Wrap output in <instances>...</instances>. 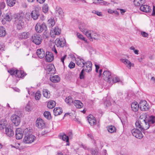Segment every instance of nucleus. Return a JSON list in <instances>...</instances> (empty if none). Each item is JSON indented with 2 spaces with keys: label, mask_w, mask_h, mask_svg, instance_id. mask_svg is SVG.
Instances as JSON below:
<instances>
[{
  "label": "nucleus",
  "mask_w": 155,
  "mask_h": 155,
  "mask_svg": "<svg viewBox=\"0 0 155 155\" xmlns=\"http://www.w3.org/2000/svg\"><path fill=\"white\" fill-rule=\"evenodd\" d=\"M146 117V116L144 115H140L138 120L135 123L136 127L140 129L141 130H147L150 127Z\"/></svg>",
  "instance_id": "f257e3e1"
},
{
  "label": "nucleus",
  "mask_w": 155,
  "mask_h": 155,
  "mask_svg": "<svg viewBox=\"0 0 155 155\" xmlns=\"http://www.w3.org/2000/svg\"><path fill=\"white\" fill-rule=\"evenodd\" d=\"M24 15L23 13H21L14 15L15 22L17 24L16 27L18 30L21 29L24 27V23L22 20Z\"/></svg>",
  "instance_id": "f03ea898"
},
{
  "label": "nucleus",
  "mask_w": 155,
  "mask_h": 155,
  "mask_svg": "<svg viewBox=\"0 0 155 155\" xmlns=\"http://www.w3.org/2000/svg\"><path fill=\"white\" fill-rule=\"evenodd\" d=\"M85 35L91 41H92L93 39H97L99 38V35L98 34L92 30H89L87 31Z\"/></svg>",
  "instance_id": "7ed1b4c3"
},
{
  "label": "nucleus",
  "mask_w": 155,
  "mask_h": 155,
  "mask_svg": "<svg viewBox=\"0 0 155 155\" xmlns=\"http://www.w3.org/2000/svg\"><path fill=\"white\" fill-rule=\"evenodd\" d=\"M42 40V37L40 35L35 34L32 36V41L36 45H40L41 43Z\"/></svg>",
  "instance_id": "20e7f679"
},
{
  "label": "nucleus",
  "mask_w": 155,
  "mask_h": 155,
  "mask_svg": "<svg viewBox=\"0 0 155 155\" xmlns=\"http://www.w3.org/2000/svg\"><path fill=\"white\" fill-rule=\"evenodd\" d=\"M140 109L142 111L148 110L150 108V106L145 100L140 101L139 103Z\"/></svg>",
  "instance_id": "39448f33"
},
{
  "label": "nucleus",
  "mask_w": 155,
  "mask_h": 155,
  "mask_svg": "<svg viewBox=\"0 0 155 155\" xmlns=\"http://www.w3.org/2000/svg\"><path fill=\"white\" fill-rule=\"evenodd\" d=\"M35 29L37 32L41 33L46 30L47 26L45 23H38L35 26Z\"/></svg>",
  "instance_id": "423d86ee"
},
{
  "label": "nucleus",
  "mask_w": 155,
  "mask_h": 155,
  "mask_svg": "<svg viewBox=\"0 0 155 155\" xmlns=\"http://www.w3.org/2000/svg\"><path fill=\"white\" fill-rule=\"evenodd\" d=\"M112 77L111 72L108 71H104L103 73L102 77L103 79L109 83L110 82Z\"/></svg>",
  "instance_id": "0eeeda50"
},
{
  "label": "nucleus",
  "mask_w": 155,
  "mask_h": 155,
  "mask_svg": "<svg viewBox=\"0 0 155 155\" xmlns=\"http://www.w3.org/2000/svg\"><path fill=\"white\" fill-rule=\"evenodd\" d=\"M133 135L136 138L141 139L143 137L142 134L139 130L137 129H133L131 131Z\"/></svg>",
  "instance_id": "6e6552de"
},
{
  "label": "nucleus",
  "mask_w": 155,
  "mask_h": 155,
  "mask_svg": "<svg viewBox=\"0 0 155 155\" xmlns=\"http://www.w3.org/2000/svg\"><path fill=\"white\" fill-rule=\"evenodd\" d=\"M35 138V137L33 135H26L23 139V141L26 143H31L34 141Z\"/></svg>",
  "instance_id": "1a4fd4ad"
},
{
  "label": "nucleus",
  "mask_w": 155,
  "mask_h": 155,
  "mask_svg": "<svg viewBox=\"0 0 155 155\" xmlns=\"http://www.w3.org/2000/svg\"><path fill=\"white\" fill-rule=\"evenodd\" d=\"M11 121L16 126H18L20 123V119L19 116L15 115H12L11 117Z\"/></svg>",
  "instance_id": "9d476101"
},
{
  "label": "nucleus",
  "mask_w": 155,
  "mask_h": 155,
  "mask_svg": "<svg viewBox=\"0 0 155 155\" xmlns=\"http://www.w3.org/2000/svg\"><path fill=\"white\" fill-rule=\"evenodd\" d=\"M92 64L90 61H87L85 62L82 67H84L86 72H89L92 70Z\"/></svg>",
  "instance_id": "9b49d317"
},
{
  "label": "nucleus",
  "mask_w": 155,
  "mask_h": 155,
  "mask_svg": "<svg viewBox=\"0 0 155 155\" xmlns=\"http://www.w3.org/2000/svg\"><path fill=\"white\" fill-rule=\"evenodd\" d=\"M66 43L65 40L63 38H57L55 41V44L57 47H64Z\"/></svg>",
  "instance_id": "f8f14e48"
},
{
  "label": "nucleus",
  "mask_w": 155,
  "mask_h": 155,
  "mask_svg": "<svg viewBox=\"0 0 155 155\" xmlns=\"http://www.w3.org/2000/svg\"><path fill=\"white\" fill-rule=\"evenodd\" d=\"M120 61L121 62L124 64L126 67L129 69H130L131 67H134V63H132L127 59H121Z\"/></svg>",
  "instance_id": "ddd939ff"
},
{
  "label": "nucleus",
  "mask_w": 155,
  "mask_h": 155,
  "mask_svg": "<svg viewBox=\"0 0 155 155\" xmlns=\"http://www.w3.org/2000/svg\"><path fill=\"white\" fill-rule=\"evenodd\" d=\"M5 133L9 137H12L14 135L12 127L9 126L5 128Z\"/></svg>",
  "instance_id": "4468645a"
},
{
  "label": "nucleus",
  "mask_w": 155,
  "mask_h": 155,
  "mask_svg": "<svg viewBox=\"0 0 155 155\" xmlns=\"http://www.w3.org/2000/svg\"><path fill=\"white\" fill-rule=\"evenodd\" d=\"M16 138L17 140L21 139L23 137V130L20 128H17L15 131Z\"/></svg>",
  "instance_id": "2eb2a0df"
},
{
  "label": "nucleus",
  "mask_w": 155,
  "mask_h": 155,
  "mask_svg": "<svg viewBox=\"0 0 155 155\" xmlns=\"http://www.w3.org/2000/svg\"><path fill=\"white\" fill-rule=\"evenodd\" d=\"M36 126L39 128H43L45 126V124L43 120L40 118L37 119L36 121Z\"/></svg>",
  "instance_id": "dca6fc26"
},
{
  "label": "nucleus",
  "mask_w": 155,
  "mask_h": 155,
  "mask_svg": "<svg viewBox=\"0 0 155 155\" xmlns=\"http://www.w3.org/2000/svg\"><path fill=\"white\" fill-rule=\"evenodd\" d=\"M47 73L49 74L54 73L55 71V68L54 65L50 64L46 66V69Z\"/></svg>",
  "instance_id": "f3484780"
},
{
  "label": "nucleus",
  "mask_w": 155,
  "mask_h": 155,
  "mask_svg": "<svg viewBox=\"0 0 155 155\" xmlns=\"http://www.w3.org/2000/svg\"><path fill=\"white\" fill-rule=\"evenodd\" d=\"M55 15L56 16L62 18L64 16V12L62 9L60 7H57L56 8Z\"/></svg>",
  "instance_id": "a211bd4d"
},
{
  "label": "nucleus",
  "mask_w": 155,
  "mask_h": 155,
  "mask_svg": "<svg viewBox=\"0 0 155 155\" xmlns=\"http://www.w3.org/2000/svg\"><path fill=\"white\" fill-rule=\"evenodd\" d=\"M140 9L142 11L145 12H149L152 10L151 8L149 6L143 5L140 6Z\"/></svg>",
  "instance_id": "6ab92c4d"
},
{
  "label": "nucleus",
  "mask_w": 155,
  "mask_h": 155,
  "mask_svg": "<svg viewBox=\"0 0 155 155\" xmlns=\"http://www.w3.org/2000/svg\"><path fill=\"white\" fill-rule=\"evenodd\" d=\"M46 60L49 62L51 61L54 59L53 53L50 52H46L45 55Z\"/></svg>",
  "instance_id": "aec40b11"
},
{
  "label": "nucleus",
  "mask_w": 155,
  "mask_h": 155,
  "mask_svg": "<svg viewBox=\"0 0 155 155\" xmlns=\"http://www.w3.org/2000/svg\"><path fill=\"white\" fill-rule=\"evenodd\" d=\"M87 120L89 124L93 126L96 124V119L92 115L90 114L89 115Z\"/></svg>",
  "instance_id": "412c9836"
},
{
  "label": "nucleus",
  "mask_w": 155,
  "mask_h": 155,
  "mask_svg": "<svg viewBox=\"0 0 155 155\" xmlns=\"http://www.w3.org/2000/svg\"><path fill=\"white\" fill-rule=\"evenodd\" d=\"M61 33V29L58 27H55L54 29L51 30L50 32V35L51 37H54V35H58Z\"/></svg>",
  "instance_id": "4be33fe9"
},
{
  "label": "nucleus",
  "mask_w": 155,
  "mask_h": 155,
  "mask_svg": "<svg viewBox=\"0 0 155 155\" xmlns=\"http://www.w3.org/2000/svg\"><path fill=\"white\" fill-rule=\"evenodd\" d=\"M8 127L7 121L4 119L0 120V130H2Z\"/></svg>",
  "instance_id": "5701e85b"
},
{
  "label": "nucleus",
  "mask_w": 155,
  "mask_h": 155,
  "mask_svg": "<svg viewBox=\"0 0 155 155\" xmlns=\"http://www.w3.org/2000/svg\"><path fill=\"white\" fill-rule=\"evenodd\" d=\"M36 53L38 57L40 58H43L45 55L46 54L44 51L41 49L37 50Z\"/></svg>",
  "instance_id": "b1692460"
},
{
  "label": "nucleus",
  "mask_w": 155,
  "mask_h": 155,
  "mask_svg": "<svg viewBox=\"0 0 155 155\" xmlns=\"http://www.w3.org/2000/svg\"><path fill=\"white\" fill-rule=\"evenodd\" d=\"M131 107L132 110L134 112L137 111L139 108H140L139 104L136 102H133L131 104Z\"/></svg>",
  "instance_id": "393cba45"
},
{
  "label": "nucleus",
  "mask_w": 155,
  "mask_h": 155,
  "mask_svg": "<svg viewBox=\"0 0 155 155\" xmlns=\"http://www.w3.org/2000/svg\"><path fill=\"white\" fill-rule=\"evenodd\" d=\"M29 33L28 32H23L18 35V37L20 39H26L29 36Z\"/></svg>",
  "instance_id": "a878e982"
},
{
  "label": "nucleus",
  "mask_w": 155,
  "mask_h": 155,
  "mask_svg": "<svg viewBox=\"0 0 155 155\" xmlns=\"http://www.w3.org/2000/svg\"><path fill=\"white\" fill-rule=\"evenodd\" d=\"M79 28L81 31L83 32L85 35L86 31L89 30L86 29V25L83 23H81L80 24Z\"/></svg>",
  "instance_id": "bb28decb"
},
{
  "label": "nucleus",
  "mask_w": 155,
  "mask_h": 155,
  "mask_svg": "<svg viewBox=\"0 0 155 155\" xmlns=\"http://www.w3.org/2000/svg\"><path fill=\"white\" fill-rule=\"evenodd\" d=\"M74 105L77 108H80L83 106V103L80 101L78 100H75L73 102Z\"/></svg>",
  "instance_id": "cd10ccee"
},
{
  "label": "nucleus",
  "mask_w": 155,
  "mask_h": 155,
  "mask_svg": "<svg viewBox=\"0 0 155 155\" xmlns=\"http://www.w3.org/2000/svg\"><path fill=\"white\" fill-rule=\"evenodd\" d=\"M16 77L18 78H22L25 76L26 74L24 73V71L22 70L19 71L18 70H16Z\"/></svg>",
  "instance_id": "c85d7f7f"
},
{
  "label": "nucleus",
  "mask_w": 155,
  "mask_h": 155,
  "mask_svg": "<svg viewBox=\"0 0 155 155\" xmlns=\"http://www.w3.org/2000/svg\"><path fill=\"white\" fill-rule=\"evenodd\" d=\"M145 2V0H134V4L136 6H140L144 4Z\"/></svg>",
  "instance_id": "c756f323"
},
{
  "label": "nucleus",
  "mask_w": 155,
  "mask_h": 155,
  "mask_svg": "<svg viewBox=\"0 0 155 155\" xmlns=\"http://www.w3.org/2000/svg\"><path fill=\"white\" fill-rule=\"evenodd\" d=\"M85 62L82 59L78 58L76 60V64L80 67H83Z\"/></svg>",
  "instance_id": "7c9ffc66"
},
{
  "label": "nucleus",
  "mask_w": 155,
  "mask_h": 155,
  "mask_svg": "<svg viewBox=\"0 0 155 155\" xmlns=\"http://www.w3.org/2000/svg\"><path fill=\"white\" fill-rule=\"evenodd\" d=\"M54 115L57 116L60 114L62 112V109L60 107H55L53 110Z\"/></svg>",
  "instance_id": "2f4dec72"
},
{
  "label": "nucleus",
  "mask_w": 155,
  "mask_h": 155,
  "mask_svg": "<svg viewBox=\"0 0 155 155\" xmlns=\"http://www.w3.org/2000/svg\"><path fill=\"white\" fill-rule=\"evenodd\" d=\"M108 131L111 133H115L116 131V127L114 126L110 125L107 127Z\"/></svg>",
  "instance_id": "473e14b6"
},
{
  "label": "nucleus",
  "mask_w": 155,
  "mask_h": 155,
  "mask_svg": "<svg viewBox=\"0 0 155 155\" xmlns=\"http://www.w3.org/2000/svg\"><path fill=\"white\" fill-rule=\"evenodd\" d=\"M50 80L54 83H57L60 80L59 77L58 75H54L50 78Z\"/></svg>",
  "instance_id": "72a5a7b5"
},
{
  "label": "nucleus",
  "mask_w": 155,
  "mask_h": 155,
  "mask_svg": "<svg viewBox=\"0 0 155 155\" xmlns=\"http://www.w3.org/2000/svg\"><path fill=\"white\" fill-rule=\"evenodd\" d=\"M31 15L32 18L34 20H36L39 16V14L36 10H34L32 11L31 13Z\"/></svg>",
  "instance_id": "f704fd0d"
},
{
  "label": "nucleus",
  "mask_w": 155,
  "mask_h": 155,
  "mask_svg": "<svg viewBox=\"0 0 155 155\" xmlns=\"http://www.w3.org/2000/svg\"><path fill=\"white\" fill-rule=\"evenodd\" d=\"M111 80L110 81V84L116 83L120 81L119 78L116 75H112L111 78Z\"/></svg>",
  "instance_id": "c9c22d12"
},
{
  "label": "nucleus",
  "mask_w": 155,
  "mask_h": 155,
  "mask_svg": "<svg viewBox=\"0 0 155 155\" xmlns=\"http://www.w3.org/2000/svg\"><path fill=\"white\" fill-rule=\"evenodd\" d=\"M6 35L5 28L2 26L0 27V37H4Z\"/></svg>",
  "instance_id": "e433bc0d"
},
{
  "label": "nucleus",
  "mask_w": 155,
  "mask_h": 155,
  "mask_svg": "<svg viewBox=\"0 0 155 155\" xmlns=\"http://www.w3.org/2000/svg\"><path fill=\"white\" fill-rule=\"evenodd\" d=\"M12 18V16L10 13L8 12L4 17V19L8 21H11Z\"/></svg>",
  "instance_id": "4c0bfd02"
},
{
  "label": "nucleus",
  "mask_w": 155,
  "mask_h": 155,
  "mask_svg": "<svg viewBox=\"0 0 155 155\" xmlns=\"http://www.w3.org/2000/svg\"><path fill=\"white\" fill-rule=\"evenodd\" d=\"M147 121L150 126L151 124H153L155 123V117L153 116H151L147 120Z\"/></svg>",
  "instance_id": "58836bf2"
},
{
  "label": "nucleus",
  "mask_w": 155,
  "mask_h": 155,
  "mask_svg": "<svg viewBox=\"0 0 155 155\" xmlns=\"http://www.w3.org/2000/svg\"><path fill=\"white\" fill-rule=\"evenodd\" d=\"M55 102L54 101H51L48 102L47 106L49 109H52L55 107Z\"/></svg>",
  "instance_id": "ea45409f"
},
{
  "label": "nucleus",
  "mask_w": 155,
  "mask_h": 155,
  "mask_svg": "<svg viewBox=\"0 0 155 155\" xmlns=\"http://www.w3.org/2000/svg\"><path fill=\"white\" fill-rule=\"evenodd\" d=\"M43 94L46 98H48L50 97V92L47 89H44L43 90Z\"/></svg>",
  "instance_id": "a19ab883"
},
{
  "label": "nucleus",
  "mask_w": 155,
  "mask_h": 155,
  "mask_svg": "<svg viewBox=\"0 0 155 155\" xmlns=\"http://www.w3.org/2000/svg\"><path fill=\"white\" fill-rule=\"evenodd\" d=\"M55 24V22L54 18H50L48 21V26L50 27H53Z\"/></svg>",
  "instance_id": "79ce46f5"
},
{
  "label": "nucleus",
  "mask_w": 155,
  "mask_h": 155,
  "mask_svg": "<svg viewBox=\"0 0 155 155\" xmlns=\"http://www.w3.org/2000/svg\"><path fill=\"white\" fill-rule=\"evenodd\" d=\"M59 137L60 139H62L63 140L67 142H69L68 137L65 134H64L60 136Z\"/></svg>",
  "instance_id": "37998d69"
},
{
  "label": "nucleus",
  "mask_w": 155,
  "mask_h": 155,
  "mask_svg": "<svg viewBox=\"0 0 155 155\" xmlns=\"http://www.w3.org/2000/svg\"><path fill=\"white\" fill-rule=\"evenodd\" d=\"M65 101L69 105L71 104L73 102V99L71 96H68L67 97L65 100Z\"/></svg>",
  "instance_id": "c03bdc74"
},
{
  "label": "nucleus",
  "mask_w": 155,
  "mask_h": 155,
  "mask_svg": "<svg viewBox=\"0 0 155 155\" xmlns=\"http://www.w3.org/2000/svg\"><path fill=\"white\" fill-rule=\"evenodd\" d=\"M15 0H7V5L10 7L13 6L15 3Z\"/></svg>",
  "instance_id": "a18cd8bd"
},
{
  "label": "nucleus",
  "mask_w": 155,
  "mask_h": 155,
  "mask_svg": "<svg viewBox=\"0 0 155 155\" xmlns=\"http://www.w3.org/2000/svg\"><path fill=\"white\" fill-rule=\"evenodd\" d=\"M44 116L47 119H50L51 118V115L50 112L45 111L43 114Z\"/></svg>",
  "instance_id": "49530a36"
},
{
  "label": "nucleus",
  "mask_w": 155,
  "mask_h": 155,
  "mask_svg": "<svg viewBox=\"0 0 155 155\" xmlns=\"http://www.w3.org/2000/svg\"><path fill=\"white\" fill-rule=\"evenodd\" d=\"M48 10V7L47 4H44L42 7V10L45 13H47Z\"/></svg>",
  "instance_id": "de8ad7c7"
},
{
  "label": "nucleus",
  "mask_w": 155,
  "mask_h": 155,
  "mask_svg": "<svg viewBox=\"0 0 155 155\" xmlns=\"http://www.w3.org/2000/svg\"><path fill=\"white\" fill-rule=\"evenodd\" d=\"M41 94L39 91H37L35 95V98L37 100H38L41 98Z\"/></svg>",
  "instance_id": "09e8293b"
},
{
  "label": "nucleus",
  "mask_w": 155,
  "mask_h": 155,
  "mask_svg": "<svg viewBox=\"0 0 155 155\" xmlns=\"http://www.w3.org/2000/svg\"><path fill=\"white\" fill-rule=\"evenodd\" d=\"M6 5L4 2L2 1L0 2V9L1 10L3 9L5 7Z\"/></svg>",
  "instance_id": "8fccbe9b"
},
{
  "label": "nucleus",
  "mask_w": 155,
  "mask_h": 155,
  "mask_svg": "<svg viewBox=\"0 0 155 155\" xmlns=\"http://www.w3.org/2000/svg\"><path fill=\"white\" fill-rule=\"evenodd\" d=\"M8 72L10 73L11 75H14L16 76V70H15L14 69H12L10 70H8Z\"/></svg>",
  "instance_id": "3c124183"
},
{
  "label": "nucleus",
  "mask_w": 155,
  "mask_h": 155,
  "mask_svg": "<svg viewBox=\"0 0 155 155\" xmlns=\"http://www.w3.org/2000/svg\"><path fill=\"white\" fill-rule=\"evenodd\" d=\"M99 1V3L100 4L102 5H107L109 4V3L103 0H100Z\"/></svg>",
  "instance_id": "603ef678"
},
{
  "label": "nucleus",
  "mask_w": 155,
  "mask_h": 155,
  "mask_svg": "<svg viewBox=\"0 0 155 155\" xmlns=\"http://www.w3.org/2000/svg\"><path fill=\"white\" fill-rule=\"evenodd\" d=\"M77 36H78V37L83 40V41H85V38L83 36V35H82L80 34V33H78L77 34Z\"/></svg>",
  "instance_id": "864d4df0"
},
{
  "label": "nucleus",
  "mask_w": 155,
  "mask_h": 155,
  "mask_svg": "<svg viewBox=\"0 0 155 155\" xmlns=\"http://www.w3.org/2000/svg\"><path fill=\"white\" fill-rule=\"evenodd\" d=\"M75 65V64L74 62L71 61L69 63L68 65V67L72 69L74 67Z\"/></svg>",
  "instance_id": "5fc2aeb1"
},
{
  "label": "nucleus",
  "mask_w": 155,
  "mask_h": 155,
  "mask_svg": "<svg viewBox=\"0 0 155 155\" xmlns=\"http://www.w3.org/2000/svg\"><path fill=\"white\" fill-rule=\"evenodd\" d=\"M84 69H83L81 71V72L80 73V78L81 79H82L84 78Z\"/></svg>",
  "instance_id": "6e6d98bb"
},
{
  "label": "nucleus",
  "mask_w": 155,
  "mask_h": 155,
  "mask_svg": "<svg viewBox=\"0 0 155 155\" xmlns=\"http://www.w3.org/2000/svg\"><path fill=\"white\" fill-rule=\"evenodd\" d=\"M140 33L142 36L144 37H147L148 35V33L143 31H141Z\"/></svg>",
  "instance_id": "4d7b16f0"
},
{
  "label": "nucleus",
  "mask_w": 155,
  "mask_h": 155,
  "mask_svg": "<svg viewBox=\"0 0 155 155\" xmlns=\"http://www.w3.org/2000/svg\"><path fill=\"white\" fill-rule=\"evenodd\" d=\"M51 48L52 51L54 52L55 54H57L58 53V52L55 46L54 45L53 47Z\"/></svg>",
  "instance_id": "13d9d810"
},
{
  "label": "nucleus",
  "mask_w": 155,
  "mask_h": 155,
  "mask_svg": "<svg viewBox=\"0 0 155 155\" xmlns=\"http://www.w3.org/2000/svg\"><path fill=\"white\" fill-rule=\"evenodd\" d=\"M5 48V46L2 42L0 43V50H3Z\"/></svg>",
  "instance_id": "bf43d9fd"
},
{
  "label": "nucleus",
  "mask_w": 155,
  "mask_h": 155,
  "mask_svg": "<svg viewBox=\"0 0 155 155\" xmlns=\"http://www.w3.org/2000/svg\"><path fill=\"white\" fill-rule=\"evenodd\" d=\"M67 55H64L63 56L61 57V61L62 62L63 64L64 65V60L65 59Z\"/></svg>",
  "instance_id": "052dcab7"
},
{
  "label": "nucleus",
  "mask_w": 155,
  "mask_h": 155,
  "mask_svg": "<svg viewBox=\"0 0 155 155\" xmlns=\"http://www.w3.org/2000/svg\"><path fill=\"white\" fill-rule=\"evenodd\" d=\"M117 9L118 10H120V12L121 14H123L124 13H125L126 11L125 10L122 9L117 8Z\"/></svg>",
  "instance_id": "680f3d73"
},
{
  "label": "nucleus",
  "mask_w": 155,
  "mask_h": 155,
  "mask_svg": "<svg viewBox=\"0 0 155 155\" xmlns=\"http://www.w3.org/2000/svg\"><path fill=\"white\" fill-rule=\"evenodd\" d=\"M95 66L96 67L95 71L96 72L98 73V69L100 68V66L99 65L97 64H95Z\"/></svg>",
  "instance_id": "e2e57ef3"
},
{
  "label": "nucleus",
  "mask_w": 155,
  "mask_h": 155,
  "mask_svg": "<svg viewBox=\"0 0 155 155\" xmlns=\"http://www.w3.org/2000/svg\"><path fill=\"white\" fill-rule=\"evenodd\" d=\"M153 16H155V6L153 5V11L152 14Z\"/></svg>",
  "instance_id": "0e129e2a"
},
{
  "label": "nucleus",
  "mask_w": 155,
  "mask_h": 155,
  "mask_svg": "<svg viewBox=\"0 0 155 155\" xmlns=\"http://www.w3.org/2000/svg\"><path fill=\"white\" fill-rule=\"evenodd\" d=\"M68 136L69 137H70V138H71L73 136V134H72V133L71 132H69L68 134Z\"/></svg>",
  "instance_id": "69168bd1"
},
{
  "label": "nucleus",
  "mask_w": 155,
  "mask_h": 155,
  "mask_svg": "<svg viewBox=\"0 0 155 155\" xmlns=\"http://www.w3.org/2000/svg\"><path fill=\"white\" fill-rule=\"evenodd\" d=\"M114 10H113L112 9H108L107 12L109 14H113V13Z\"/></svg>",
  "instance_id": "338daca9"
},
{
  "label": "nucleus",
  "mask_w": 155,
  "mask_h": 155,
  "mask_svg": "<svg viewBox=\"0 0 155 155\" xmlns=\"http://www.w3.org/2000/svg\"><path fill=\"white\" fill-rule=\"evenodd\" d=\"M26 110L27 111H29L30 110V107L27 104L25 107Z\"/></svg>",
  "instance_id": "774afa93"
}]
</instances>
